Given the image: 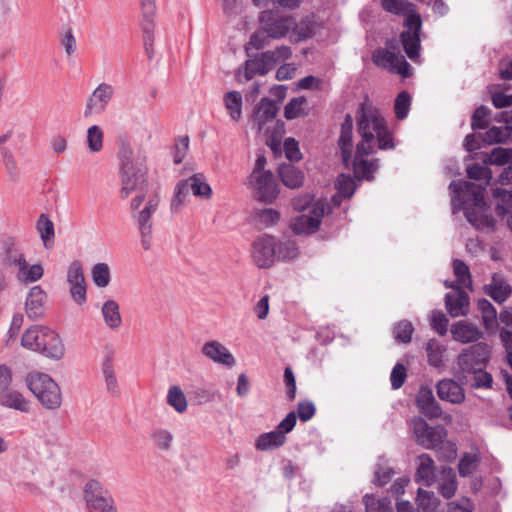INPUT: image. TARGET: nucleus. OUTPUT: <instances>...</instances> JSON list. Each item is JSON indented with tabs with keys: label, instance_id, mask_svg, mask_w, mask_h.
Here are the masks:
<instances>
[{
	"label": "nucleus",
	"instance_id": "f257e3e1",
	"mask_svg": "<svg viewBox=\"0 0 512 512\" xmlns=\"http://www.w3.org/2000/svg\"><path fill=\"white\" fill-rule=\"evenodd\" d=\"M358 133L361 141L357 144L356 152L352 158L353 148V119L347 114L341 125L338 145L344 164L352 165L354 175L359 179L372 180L378 169V160H368L376 149L389 150L395 147L392 133L388 130L384 118L379 110L368 100L364 101L359 109L357 118Z\"/></svg>",
	"mask_w": 512,
	"mask_h": 512
},
{
	"label": "nucleus",
	"instance_id": "f03ea898",
	"mask_svg": "<svg viewBox=\"0 0 512 512\" xmlns=\"http://www.w3.org/2000/svg\"><path fill=\"white\" fill-rule=\"evenodd\" d=\"M470 179L483 181L474 184L467 181H452L449 185L453 214L464 211L466 219L476 228L492 227L493 219L486 214L484 190L492 179L491 170L479 164L467 168Z\"/></svg>",
	"mask_w": 512,
	"mask_h": 512
},
{
	"label": "nucleus",
	"instance_id": "7ed1b4c3",
	"mask_svg": "<svg viewBox=\"0 0 512 512\" xmlns=\"http://www.w3.org/2000/svg\"><path fill=\"white\" fill-rule=\"evenodd\" d=\"M21 344L55 360H60L65 353L60 336L54 330L43 326H32L27 329L22 336Z\"/></svg>",
	"mask_w": 512,
	"mask_h": 512
},
{
	"label": "nucleus",
	"instance_id": "20e7f679",
	"mask_svg": "<svg viewBox=\"0 0 512 512\" xmlns=\"http://www.w3.org/2000/svg\"><path fill=\"white\" fill-rule=\"evenodd\" d=\"M119 175L121 198H128L133 191L138 189L143 193V186L146 184V169L138 159H134L129 148H124L119 152Z\"/></svg>",
	"mask_w": 512,
	"mask_h": 512
},
{
	"label": "nucleus",
	"instance_id": "39448f33",
	"mask_svg": "<svg viewBox=\"0 0 512 512\" xmlns=\"http://www.w3.org/2000/svg\"><path fill=\"white\" fill-rule=\"evenodd\" d=\"M145 194L139 193L131 200V216L136 224L141 237V246L144 250H150L153 239L152 215L159 207V197L157 195L149 198L145 206L139 210L144 201Z\"/></svg>",
	"mask_w": 512,
	"mask_h": 512
},
{
	"label": "nucleus",
	"instance_id": "423d86ee",
	"mask_svg": "<svg viewBox=\"0 0 512 512\" xmlns=\"http://www.w3.org/2000/svg\"><path fill=\"white\" fill-rule=\"evenodd\" d=\"M26 384L46 409L54 410L61 406V389L48 374L41 372L29 373L26 377Z\"/></svg>",
	"mask_w": 512,
	"mask_h": 512
},
{
	"label": "nucleus",
	"instance_id": "0eeeda50",
	"mask_svg": "<svg viewBox=\"0 0 512 512\" xmlns=\"http://www.w3.org/2000/svg\"><path fill=\"white\" fill-rule=\"evenodd\" d=\"M258 20L260 27L274 40L286 37L291 39V31L296 27L294 16L283 14L277 10L260 12Z\"/></svg>",
	"mask_w": 512,
	"mask_h": 512
},
{
	"label": "nucleus",
	"instance_id": "6e6552de",
	"mask_svg": "<svg viewBox=\"0 0 512 512\" xmlns=\"http://www.w3.org/2000/svg\"><path fill=\"white\" fill-rule=\"evenodd\" d=\"M83 492L89 512H119L115 498L100 481L90 479Z\"/></svg>",
	"mask_w": 512,
	"mask_h": 512
},
{
	"label": "nucleus",
	"instance_id": "1a4fd4ad",
	"mask_svg": "<svg viewBox=\"0 0 512 512\" xmlns=\"http://www.w3.org/2000/svg\"><path fill=\"white\" fill-rule=\"evenodd\" d=\"M247 185L253 191L254 197L261 202L273 203L278 197V184L272 172H251Z\"/></svg>",
	"mask_w": 512,
	"mask_h": 512
},
{
	"label": "nucleus",
	"instance_id": "9d476101",
	"mask_svg": "<svg viewBox=\"0 0 512 512\" xmlns=\"http://www.w3.org/2000/svg\"><path fill=\"white\" fill-rule=\"evenodd\" d=\"M141 9L140 27L142 30L144 49L149 58L154 56L155 42V16L156 1L155 0H139Z\"/></svg>",
	"mask_w": 512,
	"mask_h": 512
},
{
	"label": "nucleus",
	"instance_id": "9b49d317",
	"mask_svg": "<svg viewBox=\"0 0 512 512\" xmlns=\"http://www.w3.org/2000/svg\"><path fill=\"white\" fill-rule=\"evenodd\" d=\"M490 357V349L485 343H477L458 356V366L464 374L485 369Z\"/></svg>",
	"mask_w": 512,
	"mask_h": 512
},
{
	"label": "nucleus",
	"instance_id": "f8f14e48",
	"mask_svg": "<svg viewBox=\"0 0 512 512\" xmlns=\"http://www.w3.org/2000/svg\"><path fill=\"white\" fill-rule=\"evenodd\" d=\"M411 429L417 443L426 449L438 447L446 437V430L442 426L431 427L421 417L411 420Z\"/></svg>",
	"mask_w": 512,
	"mask_h": 512
},
{
	"label": "nucleus",
	"instance_id": "ddd939ff",
	"mask_svg": "<svg viewBox=\"0 0 512 512\" xmlns=\"http://www.w3.org/2000/svg\"><path fill=\"white\" fill-rule=\"evenodd\" d=\"M9 263L16 268V278L19 282L30 284L39 281L44 275L41 264L30 265L23 252L10 250L7 255Z\"/></svg>",
	"mask_w": 512,
	"mask_h": 512
},
{
	"label": "nucleus",
	"instance_id": "4468645a",
	"mask_svg": "<svg viewBox=\"0 0 512 512\" xmlns=\"http://www.w3.org/2000/svg\"><path fill=\"white\" fill-rule=\"evenodd\" d=\"M325 213V203L323 200L317 202L310 208V212H301V215L295 217L291 223V229L295 234L314 233L322 221Z\"/></svg>",
	"mask_w": 512,
	"mask_h": 512
},
{
	"label": "nucleus",
	"instance_id": "2eb2a0df",
	"mask_svg": "<svg viewBox=\"0 0 512 512\" xmlns=\"http://www.w3.org/2000/svg\"><path fill=\"white\" fill-rule=\"evenodd\" d=\"M422 21L419 15H410L405 20L406 30L400 35V39L406 55L416 61L420 52V37Z\"/></svg>",
	"mask_w": 512,
	"mask_h": 512
},
{
	"label": "nucleus",
	"instance_id": "dca6fc26",
	"mask_svg": "<svg viewBox=\"0 0 512 512\" xmlns=\"http://www.w3.org/2000/svg\"><path fill=\"white\" fill-rule=\"evenodd\" d=\"M277 239L270 235H264L254 241L252 246V258L259 268H269L277 260Z\"/></svg>",
	"mask_w": 512,
	"mask_h": 512
},
{
	"label": "nucleus",
	"instance_id": "f3484780",
	"mask_svg": "<svg viewBox=\"0 0 512 512\" xmlns=\"http://www.w3.org/2000/svg\"><path fill=\"white\" fill-rule=\"evenodd\" d=\"M373 61L377 66L387 68L402 77L409 76L410 64L406 59L387 49H378L373 53Z\"/></svg>",
	"mask_w": 512,
	"mask_h": 512
},
{
	"label": "nucleus",
	"instance_id": "a211bd4d",
	"mask_svg": "<svg viewBox=\"0 0 512 512\" xmlns=\"http://www.w3.org/2000/svg\"><path fill=\"white\" fill-rule=\"evenodd\" d=\"M446 288H451L453 291L447 293L445 296V306L447 312L451 317H459L467 315L469 311V296L463 288H456L453 283L445 281Z\"/></svg>",
	"mask_w": 512,
	"mask_h": 512
},
{
	"label": "nucleus",
	"instance_id": "6ab92c4d",
	"mask_svg": "<svg viewBox=\"0 0 512 512\" xmlns=\"http://www.w3.org/2000/svg\"><path fill=\"white\" fill-rule=\"evenodd\" d=\"M114 95V88L108 83L99 84L87 99L84 115L102 113Z\"/></svg>",
	"mask_w": 512,
	"mask_h": 512
},
{
	"label": "nucleus",
	"instance_id": "aec40b11",
	"mask_svg": "<svg viewBox=\"0 0 512 512\" xmlns=\"http://www.w3.org/2000/svg\"><path fill=\"white\" fill-rule=\"evenodd\" d=\"M202 354L215 363L232 367L235 364V358L232 353L220 342L216 340L206 342L201 348Z\"/></svg>",
	"mask_w": 512,
	"mask_h": 512
},
{
	"label": "nucleus",
	"instance_id": "412c9836",
	"mask_svg": "<svg viewBox=\"0 0 512 512\" xmlns=\"http://www.w3.org/2000/svg\"><path fill=\"white\" fill-rule=\"evenodd\" d=\"M484 291L495 302L501 304L505 302L512 293V286L501 274L494 273L490 283L484 286Z\"/></svg>",
	"mask_w": 512,
	"mask_h": 512
},
{
	"label": "nucleus",
	"instance_id": "4be33fe9",
	"mask_svg": "<svg viewBox=\"0 0 512 512\" xmlns=\"http://www.w3.org/2000/svg\"><path fill=\"white\" fill-rule=\"evenodd\" d=\"M277 113L278 106L275 101L269 98L261 99L253 113V122L257 126V130L262 131L264 125L273 120Z\"/></svg>",
	"mask_w": 512,
	"mask_h": 512
},
{
	"label": "nucleus",
	"instance_id": "5701e85b",
	"mask_svg": "<svg viewBox=\"0 0 512 512\" xmlns=\"http://www.w3.org/2000/svg\"><path fill=\"white\" fill-rule=\"evenodd\" d=\"M46 298L47 295L40 286H34L30 289L25 303L29 318L37 319L43 315Z\"/></svg>",
	"mask_w": 512,
	"mask_h": 512
},
{
	"label": "nucleus",
	"instance_id": "b1692460",
	"mask_svg": "<svg viewBox=\"0 0 512 512\" xmlns=\"http://www.w3.org/2000/svg\"><path fill=\"white\" fill-rule=\"evenodd\" d=\"M437 394L441 400L460 404L465 399L463 388L451 379H444L437 384Z\"/></svg>",
	"mask_w": 512,
	"mask_h": 512
},
{
	"label": "nucleus",
	"instance_id": "393cba45",
	"mask_svg": "<svg viewBox=\"0 0 512 512\" xmlns=\"http://www.w3.org/2000/svg\"><path fill=\"white\" fill-rule=\"evenodd\" d=\"M415 481L427 487L435 482L434 460L429 454L423 453L418 457Z\"/></svg>",
	"mask_w": 512,
	"mask_h": 512
},
{
	"label": "nucleus",
	"instance_id": "a878e982",
	"mask_svg": "<svg viewBox=\"0 0 512 512\" xmlns=\"http://www.w3.org/2000/svg\"><path fill=\"white\" fill-rule=\"evenodd\" d=\"M150 441L153 448L161 453H169L173 449L174 435L164 427H156L150 432Z\"/></svg>",
	"mask_w": 512,
	"mask_h": 512
},
{
	"label": "nucleus",
	"instance_id": "bb28decb",
	"mask_svg": "<svg viewBox=\"0 0 512 512\" xmlns=\"http://www.w3.org/2000/svg\"><path fill=\"white\" fill-rule=\"evenodd\" d=\"M451 334L455 341L470 343L481 337L480 330L473 324L466 321H459L452 325Z\"/></svg>",
	"mask_w": 512,
	"mask_h": 512
},
{
	"label": "nucleus",
	"instance_id": "cd10ccee",
	"mask_svg": "<svg viewBox=\"0 0 512 512\" xmlns=\"http://www.w3.org/2000/svg\"><path fill=\"white\" fill-rule=\"evenodd\" d=\"M458 488L456 473L451 467H443L439 479L437 480V489L442 497L452 498Z\"/></svg>",
	"mask_w": 512,
	"mask_h": 512
},
{
	"label": "nucleus",
	"instance_id": "c85d7f7f",
	"mask_svg": "<svg viewBox=\"0 0 512 512\" xmlns=\"http://www.w3.org/2000/svg\"><path fill=\"white\" fill-rule=\"evenodd\" d=\"M416 404L420 412L430 419L437 418L441 414V408L436 402L432 392L428 389L420 390L416 398Z\"/></svg>",
	"mask_w": 512,
	"mask_h": 512
},
{
	"label": "nucleus",
	"instance_id": "c756f323",
	"mask_svg": "<svg viewBox=\"0 0 512 512\" xmlns=\"http://www.w3.org/2000/svg\"><path fill=\"white\" fill-rule=\"evenodd\" d=\"M272 69L273 67L271 65V62H269L268 59L264 58L262 52L254 58L249 59L245 62L243 76L244 79L248 81L251 80L255 75H265Z\"/></svg>",
	"mask_w": 512,
	"mask_h": 512
},
{
	"label": "nucleus",
	"instance_id": "7c9ffc66",
	"mask_svg": "<svg viewBox=\"0 0 512 512\" xmlns=\"http://www.w3.org/2000/svg\"><path fill=\"white\" fill-rule=\"evenodd\" d=\"M493 196L498 199L496 211L500 216H507V223L512 231V191L503 188L493 189Z\"/></svg>",
	"mask_w": 512,
	"mask_h": 512
},
{
	"label": "nucleus",
	"instance_id": "2f4dec72",
	"mask_svg": "<svg viewBox=\"0 0 512 512\" xmlns=\"http://www.w3.org/2000/svg\"><path fill=\"white\" fill-rule=\"evenodd\" d=\"M281 181L286 187L298 188L303 184L304 174L292 164H282L278 169Z\"/></svg>",
	"mask_w": 512,
	"mask_h": 512
},
{
	"label": "nucleus",
	"instance_id": "473e14b6",
	"mask_svg": "<svg viewBox=\"0 0 512 512\" xmlns=\"http://www.w3.org/2000/svg\"><path fill=\"white\" fill-rule=\"evenodd\" d=\"M101 313L105 324L112 330L118 329L122 324L120 308L115 300H107L103 303Z\"/></svg>",
	"mask_w": 512,
	"mask_h": 512
},
{
	"label": "nucleus",
	"instance_id": "72a5a7b5",
	"mask_svg": "<svg viewBox=\"0 0 512 512\" xmlns=\"http://www.w3.org/2000/svg\"><path fill=\"white\" fill-rule=\"evenodd\" d=\"M285 442L286 436L280 431L273 430L261 434L256 440L255 447L259 451H268L281 447Z\"/></svg>",
	"mask_w": 512,
	"mask_h": 512
},
{
	"label": "nucleus",
	"instance_id": "f704fd0d",
	"mask_svg": "<svg viewBox=\"0 0 512 512\" xmlns=\"http://www.w3.org/2000/svg\"><path fill=\"white\" fill-rule=\"evenodd\" d=\"M453 272L456 277L452 283L456 288L472 290V279L469 267L459 259L453 261ZM451 283V281H449Z\"/></svg>",
	"mask_w": 512,
	"mask_h": 512
},
{
	"label": "nucleus",
	"instance_id": "c9c22d12",
	"mask_svg": "<svg viewBox=\"0 0 512 512\" xmlns=\"http://www.w3.org/2000/svg\"><path fill=\"white\" fill-rule=\"evenodd\" d=\"M102 374L107 391L113 395H117L119 392V384L113 367L112 354L105 357L102 364Z\"/></svg>",
	"mask_w": 512,
	"mask_h": 512
},
{
	"label": "nucleus",
	"instance_id": "e433bc0d",
	"mask_svg": "<svg viewBox=\"0 0 512 512\" xmlns=\"http://www.w3.org/2000/svg\"><path fill=\"white\" fill-rule=\"evenodd\" d=\"M167 404L172 407L177 413H184L188 408L186 396L180 386H170L166 395Z\"/></svg>",
	"mask_w": 512,
	"mask_h": 512
},
{
	"label": "nucleus",
	"instance_id": "4c0bfd02",
	"mask_svg": "<svg viewBox=\"0 0 512 512\" xmlns=\"http://www.w3.org/2000/svg\"><path fill=\"white\" fill-rule=\"evenodd\" d=\"M184 181L187 183L189 191L191 190L194 196L206 199L211 197L212 189L202 174H194Z\"/></svg>",
	"mask_w": 512,
	"mask_h": 512
},
{
	"label": "nucleus",
	"instance_id": "58836bf2",
	"mask_svg": "<svg viewBox=\"0 0 512 512\" xmlns=\"http://www.w3.org/2000/svg\"><path fill=\"white\" fill-rule=\"evenodd\" d=\"M36 229L40 234L44 247L49 249L53 245L55 231L54 224L46 214H41L36 223Z\"/></svg>",
	"mask_w": 512,
	"mask_h": 512
},
{
	"label": "nucleus",
	"instance_id": "ea45409f",
	"mask_svg": "<svg viewBox=\"0 0 512 512\" xmlns=\"http://www.w3.org/2000/svg\"><path fill=\"white\" fill-rule=\"evenodd\" d=\"M510 127L504 126L490 127L482 137V142L487 145L505 143L511 138Z\"/></svg>",
	"mask_w": 512,
	"mask_h": 512
},
{
	"label": "nucleus",
	"instance_id": "a19ab883",
	"mask_svg": "<svg viewBox=\"0 0 512 512\" xmlns=\"http://www.w3.org/2000/svg\"><path fill=\"white\" fill-rule=\"evenodd\" d=\"M416 503L418 509L423 512H437L440 500L434 492L419 488L417 491Z\"/></svg>",
	"mask_w": 512,
	"mask_h": 512
},
{
	"label": "nucleus",
	"instance_id": "79ce46f5",
	"mask_svg": "<svg viewBox=\"0 0 512 512\" xmlns=\"http://www.w3.org/2000/svg\"><path fill=\"white\" fill-rule=\"evenodd\" d=\"M295 28L291 31V40L295 42H300L307 38L312 37L314 34V21L313 17L307 16L303 18L300 22H297L295 19Z\"/></svg>",
	"mask_w": 512,
	"mask_h": 512
},
{
	"label": "nucleus",
	"instance_id": "37998d69",
	"mask_svg": "<svg viewBox=\"0 0 512 512\" xmlns=\"http://www.w3.org/2000/svg\"><path fill=\"white\" fill-rule=\"evenodd\" d=\"M225 107L230 117L238 121L242 115V95L237 91H230L224 95L223 98Z\"/></svg>",
	"mask_w": 512,
	"mask_h": 512
},
{
	"label": "nucleus",
	"instance_id": "c03bdc74",
	"mask_svg": "<svg viewBox=\"0 0 512 512\" xmlns=\"http://www.w3.org/2000/svg\"><path fill=\"white\" fill-rule=\"evenodd\" d=\"M1 403L9 408L27 412L29 410V403L24 396L18 391H7L1 397Z\"/></svg>",
	"mask_w": 512,
	"mask_h": 512
},
{
	"label": "nucleus",
	"instance_id": "a18cd8bd",
	"mask_svg": "<svg viewBox=\"0 0 512 512\" xmlns=\"http://www.w3.org/2000/svg\"><path fill=\"white\" fill-rule=\"evenodd\" d=\"M86 144L92 153H98L103 149L104 131L100 126L92 125L87 129Z\"/></svg>",
	"mask_w": 512,
	"mask_h": 512
},
{
	"label": "nucleus",
	"instance_id": "49530a36",
	"mask_svg": "<svg viewBox=\"0 0 512 512\" xmlns=\"http://www.w3.org/2000/svg\"><path fill=\"white\" fill-rule=\"evenodd\" d=\"M382 6L387 12L404 15L406 18L410 15H417L414 13L413 4L406 0H382Z\"/></svg>",
	"mask_w": 512,
	"mask_h": 512
},
{
	"label": "nucleus",
	"instance_id": "de8ad7c7",
	"mask_svg": "<svg viewBox=\"0 0 512 512\" xmlns=\"http://www.w3.org/2000/svg\"><path fill=\"white\" fill-rule=\"evenodd\" d=\"M428 363L433 367H440L443 364V356L446 348L436 339H430L426 346Z\"/></svg>",
	"mask_w": 512,
	"mask_h": 512
},
{
	"label": "nucleus",
	"instance_id": "09e8293b",
	"mask_svg": "<svg viewBox=\"0 0 512 512\" xmlns=\"http://www.w3.org/2000/svg\"><path fill=\"white\" fill-rule=\"evenodd\" d=\"M91 277L93 283L98 288H105L111 281V273L108 264L100 262L96 263L91 268Z\"/></svg>",
	"mask_w": 512,
	"mask_h": 512
},
{
	"label": "nucleus",
	"instance_id": "8fccbe9b",
	"mask_svg": "<svg viewBox=\"0 0 512 512\" xmlns=\"http://www.w3.org/2000/svg\"><path fill=\"white\" fill-rule=\"evenodd\" d=\"M481 312L482 321L486 329H493L497 323V312L494 306L487 299H480L477 303Z\"/></svg>",
	"mask_w": 512,
	"mask_h": 512
},
{
	"label": "nucleus",
	"instance_id": "3c124183",
	"mask_svg": "<svg viewBox=\"0 0 512 512\" xmlns=\"http://www.w3.org/2000/svg\"><path fill=\"white\" fill-rule=\"evenodd\" d=\"M363 501L366 512H393L392 503L388 498H376L366 494Z\"/></svg>",
	"mask_w": 512,
	"mask_h": 512
},
{
	"label": "nucleus",
	"instance_id": "603ef678",
	"mask_svg": "<svg viewBox=\"0 0 512 512\" xmlns=\"http://www.w3.org/2000/svg\"><path fill=\"white\" fill-rule=\"evenodd\" d=\"M277 260H293L298 254L296 243L291 240L277 241Z\"/></svg>",
	"mask_w": 512,
	"mask_h": 512
},
{
	"label": "nucleus",
	"instance_id": "864d4df0",
	"mask_svg": "<svg viewBox=\"0 0 512 512\" xmlns=\"http://www.w3.org/2000/svg\"><path fill=\"white\" fill-rule=\"evenodd\" d=\"M279 219L280 213L273 208L261 209L255 213L256 222L263 228H267L277 224Z\"/></svg>",
	"mask_w": 512,
	"mask_h": 512
},
{
	"label": "nucleus",
	"instance_id": "5fc2aeb1",
	"mask_svg": "<svg viewBox=\"0 0 512 512\" xmlns=\"http://www.w3.org/2000/svg\"><path fill=\"white\" fill-rule=\"evenodd\" d=\"M414 332L412 323L408 320H402L394 326L393 334L397 342L409 343Z\"/></svg>",
	"mask_w": 512,
	"mask_h": 512
},
{
	"label": "nucleus",
	"instance_id": "6e6d98bb",
	"mask_svg": "<svg viewBox=\"0 0 512 512\" xmlns=\"http://www.w3.org/2000/svg\"><path fill=\"white\" fill-rule=\"evenodd\" d=\"M292 55L291 48L285 45L278 46L274 50L263 52L264 58L271 62L274 68L276 64L289 59Z\"/></svg>",
	"mask_w": 512,
	"mask_h": 512
},
{
	"label": "nucleus",
	"instance_id": "4d7b16f0",
	"mask_svg": "<svg viewBox=\"0 0 512 512\" xmlns=\"http://www.w3.org/2000/svg\"><path fill=\"white\" fill-rule=\"evenodd\" d=\"M335 188L342 197L347 198L354 194L356 185L350 175L341 174L335 182Z\"/></svg>",
	"mask_w": 512,
	"mask_h": 512
},
{
	"label": "nucleus",
	"instance_id": "13d9d810",
	"mask_svg": "<svg viewBox=\"0 0 512 512\" xmlns=\"http://www.w3.org/2000/svg\"><path fill=\"white\" fill-rule=\"evenodd\" d=\"M478 462L479 457L477 455L465 453L458 464L460 476L467 477L471 475L477 469Z\"/></svg>",
	"mask_w": 512,
	"mask_h": 512
},
{
	"label": "nucleus",
	"instance_id": "bf43d9fd",
	"mask_svg": "<svg viewBox=\"0 0 512 512\" xmlns=\"http://www.w3.org/2000/svg\"><path fill=\"white\" fill-rule=\"evenodd\" d=\"M411 105V97L408 92L402 91L398 94L395 100V114L399 120H403L407 117Z\"/></svg>",
	"mask_w": 512,
	"mask_h": 512
},
{
	"label": "nucleus",
	"instance_id": "052dcab7",
	"mask_svg": "<svg viewBox=\"0 0 512 512\" xmlns=\"http://www.w3.org/2000/svg\"><path fill=\"white\" fill-rule=\"evenodd\" d=\"M66 281L70 286L85 282L83 268L79 261H72L67 269Z\"/></svg>",
	"mask_w": 512,
	"mask_h": 512
},
{
	"label": "nucleus",
	"instance_id": "680f3d73",
	"mask_svg": "<svg viewBox=\"0 0 512 512\" xmlns=\"http://www.w3.org/2000/svg\"><path fill=\"white\" fill-rule=\"evenodd\" d=\"M188 194L189 189L187 183L184 180L179 182L175 187L174 196L171 200L170 206L172 213H177L180 211V208Z\"/></svg>",
	"mask_w": 512,
	"mask_h": 512
},
{
	"label": "nucleus",
	"instance_id": "e2e57ef3",
	"mask_svg": "<svg viewBox=\"0 0 512 512\" xmlns=\"http://www.w3.org/2000/svg\"><path fill=\"white\" fill-rule=\"evenodd\" d=\"M512 160V149L497 147L494 148L488 157V162L493 165L503 166Z\"/></svg>",
	"mask_w": 512,
	"mask_h": 512
},
{
	"label": "nucleus",
	"instance_id": "0e129e2a",
	"mask_svg": "<svg viewBox=\"0 0 512 512\" xmlns=\"http://www.w3.org/2000/svg\"><path fill=\"white\" fill-rule=\"evenodd\" d=\"M306 104L305 97H296L291 99L285 106L284 116L288 120L299 117L303 112V107Z\"/></svg>",
	"mask_w": 512,
	"mask_h": 512
},
{
	"label": "nucleus",
	"instance_id": "69168bd1",
	"mask_svg": "<svg viewBox=\"0 0 512 512\" xmlns=\"http://www.w3.org/2000/svg\"><path fill=\"white\" fill-rule=\"evenodd\" d=\"M490 110L486 106H479L475 109L472 119L471 127L473 130L484 129L487 127Z\"/></svg>",
	"mask_w": 512,
	"mask_h": 512
},
{
	"label": "nucleus",
	"instance_id": "338daca9",
	"mask_svg": "<svg viewBox=\"0 0 512 512\" xmlns=\"http://www.w3.org/2000/svg\"><path fill=\"white\" fill-rule=\"evenodd\" d=\"M430 325L433 330L443 336L447 333L448 319L442 311L434 310L430 316Z\"/></svg>",
	"mask_w": 512,
	"mask_h": 512
},
{
	"label": "nucleus",
	"instance_id": "774afa93",
	"mask_svg": "<svg viewBox=\"0 0 512 512\" xmlns=\"http://www.w3.org/2000/svg\"><path fill=\"white\" fill-rule=\"evenodd\" d=\"M269 39H271L270 36H268L266 32L260 27L259 30L255 31L250 36V40L246 49L249 50L250 47L256 50L262 49L269 44Z\"/></svg>",
	"mask_w": 512,
	"mask_h": 512
}]
</instances>
